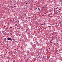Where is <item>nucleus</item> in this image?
<instances>
[{"instance_id":"nucleus-1","label":"nucleus","mask_w":62,"mask_h":62,"mask_svg":"<svg viewBox=\"0 0 62 62\" xmlns=\"http://www.w3.org/2000/svg\"><path fill=\"white\" fill-rule=\"evenodd\" d=\"M8 40H11V38H7Z\"/></svg>"},{"instance_id":"nucleus-2","label":"nucleus","mask_w":62,"mask_h":62,"mask_svg":"<svg viewBox=\"0 0 62 62\" xmlns=\"http://www.w3.org/2000/svg\"><path fill=\"white\" fill-rule=\"evenodd\" d=\"M59 24H61V22H59Z\"/></svg>"},{"instance_id":"nucleus-3","label":"nucleus","mask_w":62,"mask_h":62,"mask_svg":"<svg viewBox=\"0 0 62 62\" xmlns=\"http://www.w3.org/2000/svg\"><path fill=\"white\" fill-rule=\"evenodd\" d=\"M38 10H40V9H39V8H38Z\"/></svg>"},{"instance_id":"nucleus-4","label":"nucleus","mask_w":62,"mask_h":62,"mask_svg":"<svg viewBox=\"0 0 62 62\" xmlns=\"http://www.w3.org/2000/svg\"><path fill=\"white\" fill-rule=\"evenodd\" d=\"M39 57H40V55L39 56Z\"/></svg>"},{"instance_id":"nucleus-5","label":"nucleus","mask_w":62,"mask_h":62,"mask_svg":"<svg viewBox=\"0 0 62 62\" xmlns=\"http://www.w3.org/2000/svg\"><path fill=\"white\" fill-rule=\"evenodd\" d=\"M15 6H14V7H15Z\"/></svg>"},{"instance_id":"nucleus-6","label":"nucleus","mask_w":62,"mask_h":62,"mask_svg":"<svg viewBox=\"0 0 62 62\" xmlns=\"http://www.w3.org/2000/svg\"><path fill=\"white\" fill-rule=\"evenodd\" d=\"M41 25H43V24H41Z\"/></svg>"},{"instance_id":"nucleus-7","label":"nucleus","mask_w":62,"mask_h":62,"mask_svg":"<svg viewBox=\"0 0 62 62\" xmlns=\"http://www.w3.org/2000/svg\"><path fill=\"white\" fill-rule=\"evenodd\" d=\"M26 4H27V3H26Z\"/></svg>"}]
</instances>
